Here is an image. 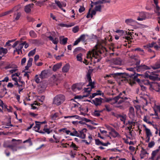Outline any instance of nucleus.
Masks as SVG:
<instances>
[{"instance_id":"47","label":"nucleus","mask_w":160,"mask_h":160,"mask_svg":"<svg viewBox=\"0 0 160 160\" xmlns=\"http://www.w3.org/2000/svg\"><path fill=\"white\" fill-rule=\"evenodd\" d=\"M45 99V97L44 96H38V100L39 101L43 102Z\"/></svg>"},{"instance_id":"37","label":"nucleus","mask_w":160,"mask_h":160,"mask_svg":"<svg viewBox=\"0 0 160 160\" xmlns=\"http://www.w3.org/2000/svg\"><path fill=\"white\" fill-rule=\"evenodd\" d=\"M29 35L30 37L33 38H36L37 37V34L33 30H31L29 32Z\"/></svg>"},{"instance_id":"23","label":"nucleus","mask_w":160,"mask_h":160,"mask_svg":"<svg viewBox=\"0 0 160 160\" xmlns=\"http://www.w3.org/2000/svg\"><path fill=\"white\" fill-rule=\"evenodd\" d=\"M48 38H49V40L52 41V43L55 44H57L58 42L59 41L58 38H54L51 36H49Z\"/></svg>"},{"instance_id":"21","label":"nucleus","mask_w":160,"mask_h":160,"mask_svg":"<svg viewBox=\"0 0 160 160\" xmlns=\"http://www.w3.org/2000/svg\"><path fill=\"white\" fill-rule=\"evenodd\" d=\"M36 125L34 127V130L37 132H38L40 128V125L41 124L44 123H45V122H39L37 121H35Z\"/></svg>"},{"instance_id":"56","label":"nucleus","mask_w":160,"mask_h":160,"mask_svg":"<svg viewBox=\"0 0 160 160\" xmlns=\"http://www.w3.org/2000/svg\"><path fill=\"white\" fill-rule=\"evenodd\" d=\"M156 5V10H155V12L156 13L158 14V15H159L160 12H159V10H160V7L158 6V4Z\"/></svg>"},{"instance_id":"59","label":"nucleus","mask_w":160,"mask_h":160,"mask_svg":"<svg viewBox=\"0 0 160 160\" xmlns=\"http://www.w3.org/2000/svg\"><path fill=\"white\" fill-rule=\"evenodd\" d=\"M58 113H55L52 115V117L53 119H55L57 118L58 117Z\"/></svg>"},{"instance_id":"60","label":"nucleus","mask_w":160,"mask_h":160,"mask_svg":"<svg viewBox=\"0 0 160 160\" xmlns=\"http://www.w3.org/2000/svg\"><path fill=\"white\" fill-rule=\"evenodd\" d=\"M85 35H81L78 38L80 41H84L85 40Z\"/></svg>"},{"instance_id":"43","label":"nucleus","mask_w":160,"mask_h":160,"mask_svg":"<svg viewBox=\"0 0 160 160\" xmlns=\"http://www.w3.org/2000/svg\"><path fill=\"white\" fill-rule=\"evenodd\" d=\"M155 44V42H152L151 43H149V44H147L146 45L144 46L143 47L145 48H152V47H154V46Z\"/></svg>"},{"instance_id":"15","label":"nucleus","mask_w":160,"mask_h":160,"mask_svg":"<svg viewBox=\"0 0 160 160\" xmlns=\"http://www.w3.org/2000/svg\"><path fill=\"white\" fill-rule=\"evenodd\" d=\"M87 129L85 128H84L82 130L78 131V137H79L82 138L84 139L86 137V132Z\"/></svg>"},{"instance_id":"6","label":"nucleus","mask_w":160,"mask_h":160,"mask_svg":"<svg viewBox=\"0 0 160 160\" xmlns=\"http://www.w3.org/2000/svg\"><path fill=\"white\" fill-rule=\"evenodd\" d=\"M149 89L151 91L155 90L159 92L160 90V83L152 82L149 85Z\"/></svg>"},{"instance_id":"29","label":"nucleus","mask_w":160,"mask_h":160,"mask_svg":"<svg viewBox=\"0 0 160 160\" xmlns=\"http://www.w3.org/2000/svg\"><path fill=\"white\" fill-rule=\"evenodd\" d=\"M32 61L33 58H29L28 61L27 65L25 67L26 69L28 70L32 66Z\"/></svg>"},{"instance_id":"38","label":"nucleus","mask_w":160,"mask_h":160,"mask_svg":"<svg viewBox=\"0 0 160 160\" xmlns=\"http://www.w3.org/2000/svg\"><path fill=\"white\" fill-rule=\"evenodd\" d=\"M62 64L60 63H58L54 65L53 67V70L54 71H57L58 69L60 68Z\"/></svg>"},{"instance_id":"54","label":"nucleus","mask_w":160,"mask_h":160,"mask_svg":"<svg viewBox=\"0 0 160 160\" xmlns=\"http://www.w3.org/2000/svg\"><path fill=\"white\" fill-rule=\"evenodd\" d=\"M79 29V27L76 26L73 28L72 31L74 33H76L78 31Z\"/></svg>"},{"instance_id":"63","label":"nucleus","mask_w":160,"mask_h":160,"mask_svg":"<svg viewBox=\"0 0 160 160\" xmlns=\"http://www.w3.org/2000/svg\"><path fill=\"white\" fill-rule=\"evenodd\" d=\"M93 115L95 116H99L100 115V112L98 111H95L93 112Z\"/></svg>"},{"instance_id":"12","label":"nucleus","mask_w":160,"mask_h":160,"mask_svg":"<svg viewBox=\"0 0 160 160\" xmlns=\"http://www.w3.org/2000/svg\"><path fill=\"white\" fill-rule=\"evenodd\" d=\"M15 8H16L15 9V10L14 9L12 12L14 13L13 18L14 20H17L19 19L21 16V14L20 12H18L17 11L18 9L17 7H15Z\"/></svg>"},{"instance_id":"36","label":"nucleus","mask_w":160,"mask_h":160,"mask_svg":"<svg viewBox=\"0 0 160 160\" xmlns=\"http://www.w3.org/2000/svg\"><path fill=\"white\" fill-rule=\"evenodd\" d=\"M8 49L2 47H0V55L2 54H6L8 52Z\"/></svg>"},{"instance_id":"39","label":"nucleus","mask_w":160,"mask_h":160,"mask_svg":"<svg viewBox=\"0 0 160 160\" xmlns=\"http://www.w3.org/2000/svg\"><path fill=\"white\" fill-rule=\"evenodd\" d=\"M151 67L154 70L160 68V64L157 62L154 65L151 66Z\"/></svg>"},{"instance_id":"53","label":"nucleus","mask_w":160,"mask_h":160,"mask_svg":"<svg viewBox=\"0 0 160 160\" xmlns=\"http://www.w3.org/2000/svg\"><path fill=\"white\" fill-rule=\"evenodd\" d=\"M135 35H136L137 36H142V40L147 39L146 36L145 35H142V33H140V32L139 33H138L137 34L136 33H135Z\"/></svg>"},{"instance_id":"13","label":"nucleus","mask_w":160,"mask_h":160,"mask_svg":"<svg viewBox=\"0 0 160 160\" xmlns=\"http://www.w3.org/2000/svg\"><path fill=\"white\" fill-rule=\"evenodd\" d=\"M122 81H126L128 83L131 85H132L134 83V81L132 77L130 76H127L126 77H124Z\"/></svg>"},{"instance_id":"19","label":"nucleus","mask_w":160,"mask_h":160,"mask_svg":"<svg viewBox=\"0 0 160 160\" xmlns=\"http://www.w3.org/2000/svg\"><path fill=\"white\" fill-rule=\"evenodd\" d=\"M109 134L114 138H120L121 137L119 133L116 131L114 129L109 132Z\"/></svg>"},{"instance_id":"18","label":"nucleus","mask_w":160,"mask_h":160,"mask_svg":"<svg viewBox=\"0 0 160 160\" xmlns=\"http://www.w3.org/2000/svg\"><path fill=\"white\" fill-rule=\"evenodd\" d=\"M148 155V153L147 152L146 150L143 148H142L141 153L140 154V158L142 159L145 157H147Z\"/></svg>"},{"instance_id":"31","label":"nucleus","mask_w":160,"mask_h":160,"mask_svg":"<svg viewBox=\"0 0 160 160\" xmlns=\"http://www.w3.org/2000/svg\"><path fill=\"white\" fill-rule=\"evenodd\" d=\"M15 68H17V66L13 63H11V64H8L5 68V69H8L9 68L13 69Z\"/></svg>"},{"instance_id":"25","label":"nucleus","mask_w":160,"mask_h":160,"mask_svg":"<svg viewBox=\"0 0 160 160\" xmlns=\"http://www.w3.org/2000/svg\"><path fill=\"white\" fill-rule=\"evenodd\" d=\"M47 125H46L45 126L44 128L43 129V131L44 132H40L41 133H46L48 134H49L50 133L52 132V130L51 129H50L49 128H47Z\"/></svg>"},{"instance_id":"20","label":"nucleus","mask_w":160,"mask_h":160,"mask_svg":"<svg viewBox=\"0 0 160 160\" xmlns=\"http://www.w3.org/2000/svg\"><path fill=\"white\" fill-rule=\"evenodd\" d=\"M34 4L32 3L29 4L25 6L24 11L27 13H30L31 8H33Z\"/></svg>"},{"instance_id":"52","label":"nucleus","mask_w":160,"mask_h":160,"mask_svg":"<svg viewBox=\"0 0 160 160\" xmlns=\"http://www.w3.org/2000/svg\"><path fill=\"white\" fill-rule=\"evenodd\" d=\"M45 2V1H35V2L36 3V5L37 6H41L42 5V4Z\"/></svg>"},{"instance_id":"26","label":"nucleus","mask_w":160,"mask_h":160,"mask_svg":"<svg viewBox=\"0 0 160 160\" xmlns=\"http://www.w3.org/2000/svg\"><path fill=\"white\" fill-rule=\"evenodd\" d=\"M75 24V23L72 22L69 24H63V23H60L59 24V25L62 27H66L67 28H69V27H70L73 26Z\"/></svg>"},{"instance_id":"51","label":"nucleus","mask_w":160,"mask_h":160,"mask_svg":"<svg viewBox=\"0 0 160 160\" xmlns=\"http://www.w3.org/2000/svg\"><path fill=\"white\" fill-rule=\"evenodd\" d=\"M15 8H14L10 10H9L6 11L5 12H4V14H5V16L8 15V14L12 13L13 10H14V9L15 10Z\"/></svg>"},{"instance_id":"41","label":"nucleus","mask_w":160,"mask_h":160,"mask_svg":"<svg viewBox=\"0 0 160 160\" xmlns=\"http://www.w3.org/2000/svg\"><path fill=\"white\" fill-rule=\"evenodd\" d=\"M82 54L81 53L78 54L76 56L77 60L81 62H82Z\"/></svg>"},{"instance_id":"33","label":"nucleus","mask_w":160,"mask_h":160,"mask_svg":"<svg viewBox=\"0 0 160 160\" xmlns=\"http://www.w3.org/2000/svg\"><path fill=\"white\" fill-rule=\"evenodd\" d=\"M69 69V66L68 64L65 65L62 68V71L63 72H67Z\"/></svg>"},{"instance_id":"22","label":"nucleus","mask_w":160,"mask_h":160,"mask_svg":"<svg viewBox=\"0 0 160 160\" xmlns=\"http://www.w3.org/2000/svg\"><path fill=\"white\" fill-rule=\"evenodd\" d=\"M95 144L98 145H102L103 146H107L110 143L109 142L107 143H103L101 142L99 139H96L95 140Z\"/></svg>"},{"instance_id":"45","label":"nucleus","mask_w":160,"mask_h":160,"mask_svg":"<svg viewBox=\"0 0 160 160\" xmlns=\"http://www.w3.org/2000/svg\"><path fill=\"white\" fill-rule=\"evenodd\" d=\"M70 147H72L73 148L74 150H77L78 148V147L77 145L73 142H72V144L70 145Z\"/></svg>"},{"instance_id":"10","label":"nucleus","mask_w":160,"mask_h":160,"mask_svg":"<svg viewBox=\"0 0 160 160\" xmlns=\"http://www.w3.org/2000/svg\"><path fill=\"white\" fill-rule=\"evenodd\" d=\"M152 107L154 111V115L156 116L155 118L158 119L159 118L158 115V112H160V106L159 105H157L155 103H154L153 105H152Z\"/></svg>"},{"instance_id":"46","label":"nucleus","mask_w":160,"mask_h":160,"mask_svg":"<svg viewBox=\"0 0 160 160\" xmlns=\"http://www.w3.org/2000/svg\"><path fill=\"white\" fill-rule=\"evenodd\" d=\"M17 87L19 88V93H20V92L24 88V85H23V84H18Z\"/></svg>"},{"instance_id":"9","label":"nucleus","mask_w":160,"mask_h":160,"mask_svg":"<svg viewBox=\"0 0 160 160\" xmlns=\"http://www.w3.org/2000/svg\"><path fill=\"white\" fill-rule=\"evenodd\" d=\"M128 115L129 118L132 120H134L135 118L134 108L130 107L129 108Z\"/></svg>"},{"instance_id":"14","label":"nucleus","mask_w":160,"mask_h":160,"mask_svg":"<svg viewBox=\"0 0 160 160\" xmlns=\"http://www.w3.org/2000/svg\"><path fill=\"white\" fill-rule=\"evenodd\" d=\"M46 74L44 72L42 71L39 77L38 75H36L35 77V81L37 83H39L40 82L39 78L43 79L45 77Z\"/></svg>"},{"instance_id":"17","label":"nucleus","mask_w":160,"mask_h":160,"mask_svg":"<svg viewBox=\"0 0 160 160\" xmlns=\"http://www.w3.org/2000/svg\"><path fill=\"white\" fill-rule=\"evenodd\" d=\"M147 18L146 13L142 12L139 13V16L138 17L137 19L138 21H142Z\"/></svg>"},{"instance_id":"11","label":"nucleus","mask_w":160,"mask_h":160,"mask_svg":"<svg viewBox=\"0 0 160 160\" xmlns=\"http://www.w3.org/2000/svg\"><path fill=\"white\" fill-rule=\"evenodd\" d=\"M82 88V85L80 83L73 84L72 87V90L75 92H78Z\"/></svg>"},{"instance_id":"62","label":"nucleus","mask_w":160,"mask_h":160,"mask_svg":"<svg viewBox=\"0 0 160 160\" xmlns=\"http://www.w3.org/2000/svg\"><path fill=\"white\" fill-rule=\"evenodd\" d=\"M53 137L55 140V142L56 143L58 142H59V138L58 137H56L55 135H53Z\"/></svg>"},{"instance_id":"8","label":"nucleus","mask_w":160,"mask_h":160,"mask_svg":"<svg viewBox=\"0 0 160 160\" xmlns=\"http://www.w3.org/2000/svg\"><path fill=\"white\" fill-rule=\"evenodd\" d=\"M64 118H74L78 120H82V121H85L86 122H88L91 121V120L90 119H87L85 118H81L79 116L77 115H72L68 116H65L64 117Z\"/></svg>"},{"instance_id":"49","label":"nucleus","mask_w":160,"mask_h":160,"mask_svg":"<svg viewBox=\"0 0 160 160\" xmlns=\"http://www.w3.org/2000/svg\"><path fill=\"white\" fill-rule=\"evenodd\" d=\"M105 108L104 109L105 110H106L108 112H110L112 111V108L110 107L109 105H106L105 106Z\"/></svg>"},{"instance_id":"34","label":"nucleus","mask_w":160,"mask_h":160,"mask_svg":"<svg viewBox=\"0 0 160 160\" xmlns=\"http://www.w3.org/2000/svg\"><path fill=\"white\" fill-rule=\"evenodd\" d=\"M95 2L94 4L96 5V6L95 8V11L100 12L101 11V8L102 7V6L101 5V4H96L95 3V2Z\"/></svg>"},{"instance_id":"48","label":"nucleus","mask_w":160,"mask_h":160,"mask_svg":"<svg viewBox=\"0 0 160 160\" xmlns=\"http://www.w3.org/2000/svg\"><path fill=\"white\" fill-rule=\"evenodd\" d=\"M31 42L32 43L34 44H38L39 43L40 41L38 39H32L31 40Z\"/></svg>"},{"instance_id":"27","label":"nucleus","mask_w":160,"mask_h":160,"mask_svg":"<svg viewBox=\"0 0 160 160\" xmlns=\"http://www.w3.org/2000/svg\"><path fill=\"white\" fill-rule=\"evenodd\" d=\"M138 68V69L141 71H144L146 70L149 69L151 68L150 67L145 65H141L139 66Z\"/></svg>"},{"instance_id":"28","label":"nucleus","mask_w":160,"mask_h":160,"mask_svg":"<svg viewBox=\"0 0 160 160\" xmlns=\"http://www.w3.org/2000/svg\"><path fill=\"white\" fill-rule=\"evenodd\" d=\"M159 150L157 149L153 151L152 153V156L151 159L152 160H154V158L155 156H157L159 153Z\"/></svg>"},{"instance_id":"61","label":"nucleus","mask_w":160,"mask_h":160,"mask_svg":"<svg viewBox=\"0 0 160 160\" xmlns=\"http://www.w3.org/2000/svg\"><path fill=\"white\" fill-rule=\"evenodd\" d=\"M22 43L23 44V46L24 45V48H27L29 46L28 44V43L26 41H24Z\"/></svg>"},{"instance_id":"50","label":"nucleus","mask_w":160,"mask_h":160,"mask_svg":"<svg viewBox=\"0 0 160 160\" xmlns=\"http://www.w3.org/2000/svg\"><path fill=\"white\" fill-rule=\"evenodd\" d=\"M129 36H125V37H123V38H125V39H126L127 40L130 41L132 39V37L131 35H130V34H131V33L129 32Z\"/></svg>"},{"instance_id":"32","label":"nucleus","mask_w":160,"mask_h":160,"mask_svg":"<svg viewBox=\"0 0 160 160\" xmlns=\"http://www.w3.org/2000/svg\"><path fill=\"white\" fill-rule=\"evenodd\" d=\"M78 132L74 128L72 129V132L70 133V135L71 136H75L77 137L78 136Z\"/></svg>"},{"instance_id":"40","label":"nucleus","mask_w":160,"mask_h":160,"mask_svg":"<svg viewBox=\"0 0 160 160\" xmlns=\"http://www.w3.org/2000/svg\"><path fill=\"white\" fill-rule=\"evenodd\" d=\"M125 22L129 25H132L133 23L135 22V21L131 19H126L125 21Z\"/></svg>"},{"instance_id":"4","label":"nucleus","mask_w":160,"mask_h":160,"mask_svg":"<svg viewBox=\"0 0 160 160\" xmlns=\"http://www.w3.org/2000/svg\"><path fill=\"white\" fill-rule=\"evenodd\" d=\"M12 47L13 48L16 47L15 50L14 51V52H17L18 54L22 53V49L23 47V44L22 43H19L18 41H16L14 43Z\"/></svg>"},{"instance_id":"42","label":"nucleus","mask_w":160,"mask_h":160,"mask_svg":"<svg viewBox=\"0 0 160 160\" xmlns=\"http://www.w3.org/2000/svg\"><path fill=\"white\" fill-rule=\"evenodd\" d=\"M68 38H63L62 39H60V42L61 44L63 45L66 44L67 42Z\"/></svg>"},{"instance_id":"2","label":"nucleus","mask_w":160,"mask_h":160,"mask_svg":"<svg viewBox=\"0 0 160 160\" xmlns=\"http://www.w3.org/2000/svg\"><path fill=\"white\" fill-rule=\"evenodd\" d=\"M87 79L89 82L88 84L87 85L88 87H90V88H85L84 89V92H87L88 95L84 97H87L88 95L90 93V92L92 88H95V82L92 81L91 75L90 73H88L87 74Z\"/></svg>"},{"instance_id":"58","label":"nucleus","mask_w":160,"mask_h":160,"mask_svg":"<svg viewBox=\"0 0 160 160\" xmlns=\"http://www.w3.org/2000/svg\"><path fill=\"white\" fill-rule=\"evenodd\" d=\"M114 63L117 65H120L121 63V62L119 59H116L114 61Z\"/></svg>"},{"instance_id":"44","label":"nucleus","mask_w":160,"mask_h":160,"mask_svg":"<svg viewBox=\"0 0 160 160\" xmlns=\"http://www.w3.org/2000/svg\"><path fill=\"white\" fill-rule=\"evenodd\" d=\"M36 52V49L35 48L32 50L31 51L28 53V55L29 57L33 56Z\"/></svg>"},{"instance_id":"35","label":"nucleus","mask_w":160,"mask_h":160,"mask_svg":"<svg viewBox=\"0 0 160 160\" xmlns=\"http://www.w3.org/2000/svg\"><path fill=\"white\" fill-rule=\"evenodd\" d=\"M110 0H99L95 2L96 4H103L105 3H109Z\"/></svg>"},{"instance_id":"57","label":"nucleus","mask_w":160,"mask_h":160,"mask_svg":"<svg viewBox=\"0 0 160 160\" xmlns=\"http://www.w3.org/2000/svg\"><path fill=\"white\" fill-rule=\"evenodd\" d=\"M5 125H6V126L5 127V128H8L10 127L13 126L12 124H11L10 120L9 121V123H7L6 124H5Z\"/></svg>"},{"instance_id":"64","label":"nucleus","mask_w":160,"mask_h":160,"mask_svg":"<svg viewBox=\"0 0 160 160\" xmlns=\"http://www.w3.org/2000/svg\"><path fill=\"white\" fill-rule=\"evenodd\" d=\"M94 160H105V158H103L102 160L101 157L100 156H97L94 158Z\"/></svg>"},{"instance_id":"7","label":"nucleus","mask_w":160,"mask_h":160,"mask_svg":"<svg viewBox=\"0 0 160 160\" xmlns=\"http://www.w3.org/2000/svg\"><path fill=\"white\" fill-rule=\"evenodd\" d=\"M143 128L144 131H145L146 134V142H148L150 140V137L152 136V133L150 129L148 128L145 125L143 124L142 125L141 128Z\"/></svg>"},{"instance_id":"24","label":"nucleus","mask_w":160,"mask_h":160,"mask_svg":"<svg viewBox=\"0 0 160 160\" xmlns=\"http://www.w3.org/2000/svg\"><path fill=\"white\" fill-rule=\"evenodd\" d=\"M149 118V117L148 115H145L143 117V120L144 122H146V123L154 126L155 125H153L151 122L148 121ZM155 126H156V125H155Z\"/></svg>"},{"instance_id":"16","label":"nucleus","mask_w":160,"mask_h":160,"mask_svg":"<svg viewBox=\"0 0 160 160\" xmlns=\"http://www.w3.org/2000/svg\"><path fill=\"white\" fill-rule=\"evenodd\" d=\"M102 99L101 98H96L92 100L94 104L96 106L100 105L102 102Z\"/></svg>"},{"instance_id":"3","label":"nucleus","mask_w":160,"mask_h":160,"mask_svg":"<svg viewBox=\"0 0 160 160\" xmlns=\"http://www.w3.org/2000/svg\"><path fill=\"white\" fill-rule=\"evenodd\" d=\"M65 100L64 96L62 94L56 95L53 98V104L59 106Z\"/></svg>"},{"instance_id":"30","label":"nucleus","mask_w":160,"mask_h":160,"mask_svg":"<svg viewBox=\"0 0 160 160\" xmlns=\"http://www.w3.org/2000/svg\"><path fill=\"white\" fill-rule=\"evenodd\" d=\"M55 3L60 8H62V7H65L66 6V4L62 2H61L59 1L55 0Z\"/></svg>"},{"instance_id":"1","label":"nucleus","mask_w":160,"mask_h":160,"mask_svg":"<svg viewBox=\"0 0 160 160\" xmlns=\"http://www.w3.org/2000/svg\"><path fill=\"white\" fill-rule=\"evenodd\" d=\"M122 93L125 94V91H123L122 93H121L119 94L111 100V104H114V106L117 108H119L122 109L123 108L121 104L125 102V101L128 99L127 97H122Z\"/></svg>"},{"instance_id":"5","label":"nucleus","mask_w":160,"mask_h":160,"mask_svg":"<svg viewBox=\"0 0 160 160\" xmlns=\"http://www.w3.org/2000/svg\"><path fill=\"white\" fill-rule=\"evenodd\" d=\"M98 51H97L96 48L92 49L91 51H89L87 54V58L92 59V57H94L96 58V56L98 55Z\"/></svg>"},{"instance_id":"55","label":"nucleus","mask_w":160,"mask_h":160,"mask_svg":"<svg viewBox=\"0 0 160 160\" xmlns=\"http://www.w3.org/2000/svg\"><path fill=\"white\" fill-rule=\"evenodd\" d=\"M155 145V142L153 141H151L148 144V147L149 148H152Z\"/></svg>"}]
</instances>
